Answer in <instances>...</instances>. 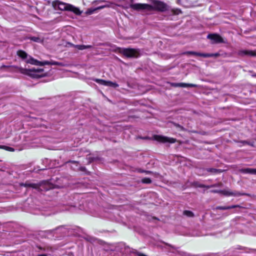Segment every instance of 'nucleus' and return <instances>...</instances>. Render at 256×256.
Masks as SVG:
<instances>
[{
    "instance_id": "obj_3",
    "label": "nucleus",
    "mask_w": 256,
    "mask_h": 256,
    "mask_svg": "<svg viewBox=\"0 0 256 256\" xmlns=\"http://www.w3.org/2000/svg\"><path fill=\"white\" fill-rule=\"evenodd\" d=\"M54 4L55 8H58L62 10H66L72 11L76 14H81V12L78 8H75L70 4H68L59 1L54 2Z\"/></svg>"
},
{
    "instance_id": "obj_27",
    "label": "nucleus",
    "mask_w": 256,
    "mask_h": 256,
    "mask_svg": "<svg viewBox=\"0 0 256 256\" xmlns=\"http://www.w3.org/2000/svg\"><path fill=\"white\" fill-rule=\"evenodd\" d=\"M214 54L213 56H215V57H216V56H218L219 55V54H217V53H216V54Z\"/></svg>"
},
{
    "instance_id": "obj_18",
    "label": "nucleus",
    "mask_w": 256,
    "mask_h": 256,
    "mask_svg": "<svg viewBox=\"0 0 256 256\" xmlns=\"http://www.w3.org/2000/svg\"><path fill=\"white\" fill-rule=\"evenodd\" d=\"M183 214L188 217H193L194 216V213L190 210H186L184 211Z\"/></svg>"
},
{
    "instance_id": "obj_15",
    "label": "nucleus",
    "mask_w": 256,
    "mask_h": 256,
    "mask_svg": "<svg viewBox=\"0 0 256 256\" xmlns=\"http://www.w3.org/2000/svg\"><path fill=\"white\" fill-rule=\"evenodd\" d=\"M188 53L192 54L195 55V56H202L204 58L212 57L214 56V54H212L200 53V52H190Z\"/></svg>"
},
{
    "instance_id": "obj_20",
    "label": "nucleus",
    "mask_w": 256,
    "mask_h": 256,
    "mask_svg": "<svg viewBox=\"0 0 256 256\" xmlns=\"http://www.w3.org/2000/svg\"><path fill=\"white\" fill-rule=\"evenodd\" d=\"M0 148L4 149L10 152H13L14 150V149L13 148L4 146H0Z\"/></svg>"
},
{
    "instance_id": "obj_28",
    "label": "nucleus",
    "mask_w": 256,
    "mask_h": 256,
    "mask_svg": "<svg viewBox=\"0 0 256 256\" xmlns=\"http://www.w3.org/2000/svg\"><path fill=\"white\" fill-rule=\"evenodd\" d=\"M145 172L146 174H148V173L150 172V171H146Z\"/></svg>"
},
{
    "instance_id": "obj_19",
    "label": "nucleus",
    "mask_w": 256,
    "mask_h": 256,
    "mask_svg": "<svg viewBox=\"0 0 256 256\" xmlns=\"http://www.w3.org/2000/svg\"><path fill=\"white\" fill-rule=\"evenodd\" d=\"M97 8H90L87 10L86 11V14H92L95 11L97 10Z\"/></svg>"
},
{
    "instance_id": "obj_9",
    "label": "nucleus",
    "mask_w": 256,
    "mask_h": 256,
    "mask_svg": "<svg viewBox=\"0 0 256 256\" xmlns=\"http://www.w3.org/2000/svg\"><path fill=\"white\" fill-rule=\"evenodd\" d=\"M94 80L97 83L106 86H108L112 88H117L118 86V84L116 82H114L111 81H106L102 79L95 78Z\"/></svg>"
},
{
    "instance_id": "obj_1",
    "label": "nucleus",
    "mask_w": 256,
    "mask_h": 256,
    "mask_svg": "<svg viewBox=\"0 0 256 256\" xmlns=\"http://www.w3.org/2000/svg\"><path fill=\"white\" fill-rule=\"evenodd\" d=\"M152 4L153 6L144 4H131L130 7L134 10H144L146 12H150L154 9L161 12H164L168 10V5L162 2L154 0Z\"/></svg>"
},
{
    "instance_id": "obj_24",
    "label": "nucleus",
    "mask_w": 256,
    "mask_h": 256,
    "mask_svg": "<svg viewBox=\"0 0 256 256\" xmlns=\"http://www.w3.org/2000/svg\"><path fill=\"white\" fill-rule=\"evenodd\" d=\"M30 40H33L34 42H41L40 38L38 37H36V36L31 37Z\"/></svg>"
},
{
    "instance_id": "obj_12",
    "label": "nucleus",
    "mask_w": 256,
    "mask_h": 256,
    "mask_svg": "<svg viewBox=\"0 0 256 256\" xmlns=\"http://www.w3.org/2000/svg\"><path fill=\"white\" fill-rule=\"evenodd\" d=\"M238 171L242 174H256V168H240L238 170Z\"/></svg>"
},
{
    "instance_id": "obj_30",
    "label": "nucleus",
    "mask_w": 256,
    "mask_h": 256,
    "mask_svg": "<svg viewBox=\"0 0 256 256\" xmlns=\"http://www.w3.org/2000/svg\"><path fill=\"white\" fill-rule=\"evenodd\" d=\"M254 76H256V74L254 75H253Z\"/></svg>"
},
{
    "instance_id": "obj_10",
    "label": "nucleus",
    "mask_w": 256,
    "mask_h": 256,
    "mask_svg": "<svg viewBox=\"0 0 256 256\" xmlns=\"http://www.w3.org/2000/svg\"><path fill=\"white\" fill-rule=\"evenodd\" d=\"M238 54L240 56H256V53L252 50H239Z\"/></svg>"
},
{
    "instance_id": "obj_11",
    "label": "nucleus",
    "mask_w": 256,
    "mask_h": 256,
    "mask_svg": "<svg viewBox=\"0 0 256 256\" xmlns=\"http://www.w3.org/2000/svg\"><path fill=\"white\" fill-rule=\"evenodd\" d=\"M21 185L22 186H24L25 187L30 188H32L38 190H41L40 187L42 186V185L38 184H34V183L26 182L25 183L22 184Z\"/></svg>"
},
{
    "instance_id": "obj_8",
    "label": "nucleus",
    "mask_w": 256,
    "mask_h": 256,
    "mask_svg": "<svg viewBox=\"0 0 256 256\" xmlns=\"http://www.w3.org/2000/svg\"><path fill=\"white\" fill-rule=\"evenodd\" d=\"M207 38L212 40V44H219L224 42L223 38L218 34H209Z\"/></svg>"
},
{
    "instance_id": "obj_21",
    "label": "nucleus",
    "mask_w": 256,
    "mask_h": 256,
    "mask_svg": "<svg viewBox=\"0 0 256 256\" xmlns=\"http://www.w3.org/2000/svg\"><path fill=\"white\" fill-rule=\"evenodd\" d=\"M222 184H213V185H212L210 186H206L207 188H212V187H217V186H222ZM199 187H200V188H204V187H206L203 184H200L199 186Z\"/></svg>"
},
{
    "instance_id": "obj_26",
    "label": "nucleus",
    "mask_w": 256,
    "mask_h": 256,
    "mask_svg": "<svg viewBox=\"0 0 256 256\" xmlns=\"http://www.w3.org/2000/svg\"><path fill=\"white\" fill-rule=\"evenodd\" d=\"M50 65H55L56 66V62L50 60Z\"/></svg>"
},
{
    "instance_id": "obj_13",
    "label": "nucleus",
    "mask_w": 256,
    "mask_h": 256,
    "mask_svg": "<svg viewBox=\"0 0 256 256\" xmlns=\"http://www.w3.org/2000/svg\"><path fill=\"white\" fill-rule=\"evenodd\" d=\"M94 4H100V3H104V4H101L98 6L97 8L98 10H101L105 8H108L110 6V4L108 2L105 1V0H96L94 2Z\"/></svg>"
},
{
    "instance_id": "obj_22",
    "label": "nucleus",
    "mask_w": 256,
    "mask_h": 256,
    "mask_svg": "<svg viewBox=\"0 0 256 256\" xmlns=\"http://www.w3.org/2000/svg\"><path fill=\"white\" fill-rule=\"evenodd\" d=\"M206 170H207V172H212V173H216L218 172H220V170H218L216 168H208Z\"/></svg>"
},
{
    "instance_id": "obj_29",
    "label": "nucleus",
    "mask_w": 256,
    "mask_h": 256,
    "mask_svg": "<svg viewBox=\"0 0 256 256\" xmlns=\"http://www.w3.org/2000/svg\"><path fill=\"white\" fill-rule=\"evenodd\" d=\"M242 142V143H244V144H246V143H247V142H246V141H243Z\"/></svg>"
},
{
    "instance_id": "obj_6",
    "label": "nucleus",
    "mask_w": 256,
    "mask_h": 256,
    "mask_svg": "<svg viewBox=\"0 0 256 256\" xmlns=\"http://www.w3.org/2000/svg\"><path fill=\"white\" fill-rule=\"evenodd\" d=\"M122 54L128 58H137L140 55L138 50L134 48H124Z\"/></svg>"
},
{
    "instance_id": "obj_16",
    "label": "nucleus",
    "mask_w": 256,
    "mask_h": 256,
    "mask_svg": "<svg viewBox=\"0 0 256 256\" xmlns=\"http://www.w3.org/2000/svg\"><path fill=\"white\" fill-rule=\"evenodd\" d=\"M240 207L238 205H232L230 206H218L216 207V210H226L232 208H236Z\"/></svg>"
},
{
    "instance_id": "obj_14",
    "label": "nucleus",
    "mask_w": 256,
    "mask_h": 256,
    "mask_svg": "<svg viewBox=\"0 0 256 256\" xmlns=\"http://www.w3.org/2000/svg\"><path fill=\"white\" fill-rule=\"evenodd\" d=\"M71 46L76 48L79 50H84L86 48H92V46L91 45H84V44H77L75 45L74 44L70 43L69 44Z\"/></svg>"
},
{
    "instance_id": "obj_4",
    "label": "nucleus",
    "mask_w": 256,
    "mask_h": 256,
    "mask_svg": "<svg viewBox=\"0 0 256 256\" xmlns=\"http://www.w3.org/2000/svg\"><path fill=\"white\" fill-rule=\"evenodd\" d=\"M42 70V69H26L22 68H19L18 69V71L22 74L30 76L34 75L36 76H40L37 73L41 72Z\"/></svg>"
},
{
    "instance_id": "obj_17",
    "label": "nucleus",
    "mask_w": 256,
    "mask_h": 256,
    "mask_svg": "<svg viewBox=\"0 0 256 256\" xmlns=\"http://www.w3.org/2000/svg\"><path fill=\"white\" fill-rule=\"evenodd\" d=\"M176 86H180V87H183V88H187V87L195 88V87H196V84H186V83H178V84H176Z\"/></svg>"
},
{
    "instance_id": "obj_7",
    "label": "nucleus",
    "mask_w": 256,
    "mask_h": 256,
    "mask_svg": "<svg viewBox=\"0 0 256 256\" xmlns=\"http://www.w3.org/2000/svg\"><path fill=\"white\" fill-rule=\"evenodd\" d=\"M153 138L154 140L162 143L168 142L173 144L176 142V140L175 138L160 135H154Z\"/></svg>"
},
{
    "instance_id": "obj_2",
    "label": "nucleus",
    "mask_w": 256,
    "mask_h": 256,
    "mask_svg": "<svg viewBox=\"0 0 256 256\" xmlns=\"http://www.w3.org/2000/svg\"><path fill=\"white\" fill-rule=\"evenodd\" d=\"M17 54L20 58L24 60L28 64L36 66L50 65V61L45 60L44 62H40L34 58L28 55L24 51L22 50H18Z\"/></svg>"
},
{
    "instance_id": "obj_5",
    "label": "nucleus",
    "mask_w": 256,
    "mask_h": 256,
    "mask_svg": "<svg viewBox=\"0 0 256 256\" xmlns=\"http://www.w3.org/2000/svg\"><path fill=\"white\" fill-rule=\"evenodd\" d=\"M212 192L214 193H219L226 196H238L244 194L236 191H230L228 189H225L224 190H213Z\"/></svg>"
},
{
    "instance_id": "obj_25",
    "label": "nucleus",
    "mask_w": 256,
    "mask_h": 256,
    "mask_svg": "<svg viewBox=\"0 0 256 256\" xmlns=\"http://www.w3.org/2000/svg\"><path fill=\"white\" fill-rule=\"evenodd\" d=\"M56 66H64V64H62V62H56Z\"/></svg>"
},
{
    "instance_id": "obj_23",
    "label": "nucleus",
    "mask_w": 256,
    "mask_h": 256,
    "mask_svg": "<svg viewBox=\"0 0 256 256\" xmlns=\"http://www.w3.org/2000/svg\"><path fill=\"white\" fill-rule=\"evenodd\" d=\"M142 182L144 184H150L152 181L150 178H144L142 179Z\"/></svg>"
}]
</instances>
